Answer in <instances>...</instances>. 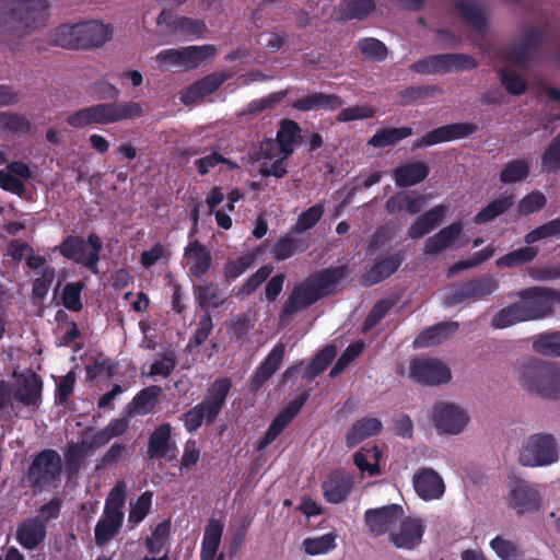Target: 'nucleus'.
I'll return each mask as SVG.
<instances>
[{
  "label": "nucleus",
  "mask_w": 560,
  "mask_h": 560,
  "mask_svg": "<svg viewBox=\"0 0 560 560\" xmlns=\"http://www.w3.org/2000/svg\"><path fill=\"white\" fill-rule=\"evenodd\" d=\"M350 272L348 265L324 268L307 276L290 292L280 313V320L310 307L320 299L330 295L335 287Z\"/></svg>",
  "instance_id": "f257e3e1"
},
{
  "label": "nucleus",
  "mask_w": 560,
  "mask_h": 560,
  "mask_svg": "<svg viewBox=\"0 0 560 560\" xmlns=\"http://www.w3.org/2000/svg\"><path fill=\"white\" fill-rule=\"evenodd\" d=\"M48 0H0V35L24 37L47 25Z\"/></svg>",
  "instance_id": "f03ea898"
},
{
  "label": "nucleus",
  "mask_w": 560,
  "mask_h": 560,
  "mask_svg": "<svg viewBox=\"0 0 560 560\" xmlns=\"http://www.w3.org/2000/svg\"><path fill=\"white\" fill-rule=\"evenodd\" d=\"M142 106L136 102H112L91 105L67 117V124L73 128H85L92 125H110L121 120L141 117Z\"/></svg>",
  "instance_id": "7ed1b4c3"
},
{
  "label": "nucleus",
  "mask_w": 560,
  "mask_h": 560,
  "mask_svg": "<svg viewBox=\"0 0 560 560\" xmlns=\"http://www.w3.org/2000/svg\"><path fill=\"white\" fill-rule=\"evenodd\" d=\"M518 381L528 392L542 398L560 397V369L552 363L528 358L517 365Z\"/></svg>",
  "instance_id": "20e7f679"
},
{
  "label": "nucleus",
  "mask_w": 560,
  "mask_h": 560,
  "mask_svg": "<svg viewBox=\"0 0 560 560\" xmlns=\"http://www.w3.org/2000/svg\"><path fill=\"white\" fill-rule=\"evenodd\" d=\"M231 388L230 377L217 378L208 388L205 399L182 415L185 429L192 433L202 425L203 421L211 425L225 405Z\"/></svg>",
  "instance_id": "39448f33"
},
{
  "label": "nucleus",
  "mask_w": 560,
  "mask_h": 560,
  "mask_svg": "<svg viewBox=\"0 0 560 560\" xmlns=\"http://www.w3.org/2000/svg\"><path fill=\"white\" fill-rule=\"evenodd\" d=\"M103 241L96 233H90L84 240L81 236L68 235L59 244L58 249L65 258L85 267L97 275Z\"/></svg>",
  "instance_id": "423d86ee"
},
{
  "label": "nucleus",
  "mask_w": 560,
  "mask_h": 560,
  "mask_svg": "<svg viewBox=\"0 0 560 560\" xmlns=\"http://www.w3.org/2000/svg\"><path fill=\"white\" fill-rule=\"evenodd\" d=\"M61 472L62 460L59 453L45 448L33 457L25 476L30 488L43 490L56 486Z\"/></svg>",
  "instance_id": "0eeeda50"
},
{
  "label": "nucleus",
  "mask_w": 560,
  "mask_h": 560,
  "mask_svg": "<svg viewBox=\"0 0 560 560\" xmlns=\"http://www.w3.org/2000/svg\"><path fill=\"white\" fill-rule=\"evenodd\" d=\"M559 459V445L552 434L536 433L530 435L520 453L523 466H548Z\"/></svg>",
  "instance_id": "6e6552de"
},
{
  "label": "nucleus",
  "mask_w": 560,
  "mask_h": 560,
  "mask_svg": "<svg viewBox=\"0 0 560 560\" xmlns=\"http://www.w3.org/2000/svg\"><path fill=\"white\" fill-rule=\"evenodd\" d=\"M498 289V279L490 273H483L457 285H452L444 298V304L455 306L465 301L483 300Z\"/></svg>",
  "instance_id": "1a4fd4ad"
},
{
  "label": "nucleus",
  "mask_w": 560,
  "mask_h": 560,
  "mask_svg": "<svg viewBox=\"0 0 560 560\" xmlns=\"http://www.w3.org/2000/svg\"><path fill=\"white\" fill-rule=\"evenodd\" d=\"M529 320L542 319L552 313V306L560 304V291L546 287H530L515 293Z\"/></svg>",
  "instance_id": "9d476101"
},
{
  "label": "nucleus",
  "mask_w": 560,
  "mask_h": 560,
  "mask_svg": "<svg viewBox=\"0 0 560 560\" xmlns=\"http://www.w3.org/2000/svg\"><path fill=\"white\" fill-rule=\"evenodd\" d=\"M478 129V125L470 121L444 125L417 139L412 144V150L465 139L476 133Z\"/></svg>",
  "instance_id": "9b49d317"
},
{
  "label": "nucleus",
  "mask_w": 560,
  "mask_h": 560,
  "mask_svg": "<svg viewBox=\"0 0 560 560\" xmlns=\"http://www.w3.org/2000/svg\"><path fill=\"white\" fill-rule=\"evenodd\" d=\"M410 377L419 384L440 385L447 383L452 373L450 368L438 359L416 358L410 362Z\"/></svg>",
  "instance_id": "f8f14e48"
},
{
  "label": "nucleus",
  "mask_w": 560,
  "mask_h": 560,
  "mask_svg": "<svg viewBox=\"0 0 560 560\" xmlns=\"http://www.w3.org/2000/svg\"><path fill=\"white\" fill-rule=\"evenodd\" d=\"M310 397V393L307 390L298 395L294 399H292L271 421L268 427L265 435L258 441L257 451L265 450L269 444H271L282 432L283 430L293 421V419L299 415L305 402Z\"/></svg>",
  "instance_id": "ddd939ff"
},
{
  "label": "nucleus",
  "mask_w": 560,
  "mask_h": 560,
  "mask_svg": "<svg viewBox=\"0 0 560 560\" xmlns=\"http://www.w3.org/2000/svg\"><path fill=\"white\" fill-rule=\"evenodd\" d=\"M310 397V393L307 390L298 395L294 399H292L271 421L268 427L265 435L258 441L257 451L265 450L269 444H271L282 432L283 430L293 421V419L299 415L305 402Z\"/></svg>",
  "instance_id": "4468645a"
},
{
  "label": "nucleus",
  "mask_w": 560,
  "mask_h": 560,
  "mask_svg": "<svg viewBox=\"0 0 560 560\" xmlns=\"http://www.w3.org/2000/svg\"><path fill=\"white\" fill-rule=\"evenodd\" d=\"M432 419L436 430L446 434L460 433L469 421L468 415L459 406L444 401L434 405Z\"/></svg>",
  "instance_id": "2eb2a0df"
},
{
  "label": "nucleus",
  "mask_w": 560,
  "mask_h": 560,
  "mask_svg": "<svg viewBox=\"0 0 560 560\" xmlns=\"http://www.w3.org/2000/svg\"><path fill=\"white\" fill-rule=\"evenodd\" d=\"M545 39V31L533 26L523 27L520 43L504 50V58L514 66L524 67L530 54L540 48Z\"/></svg>",
  "instance_id": "dca6fc26"
},
{
  "label": "nucleus",
  "mask_w": 560,
  "mask_h": 560,
  "mask_svg": "<svg viewBox=\"0 0 560 560\" xmlns=\"http://www.w3.org/2000/svg\"><path fill=\"white\" fill-rule=\"evenodd\" d=\"M156 24L165 26L166 32L170 34L191 38L201 37L207 31L206 23L202 20L173 14L167 10H162L158 15Z\"/></svg>",
  "instance_id": "f3484780"
},
{
  "label": "nucleus",
  "mask_w": 560,
  "mask_h": 560,
  "mask_svg": "<svg viewBox=\"0 0 560 560\" xmlns=\"http://www.w3.org/2000/svg\"><path fill=\"white\" fill-rule=\"evenodd\" d=\"M172 425L163 422L158 425L148 440L147 454L152 460H172L177 453L176 442L172 439Z\"/></svg>",
  "instance_id": "a211bd4d"
},
{
  "label": "nucleus",
  "mask_w": 560,
  "mask_h": 560,
  "mask_svg": "<svg viewBox=\"0 0 560 560\" xmlns=\"http://www.w3.org/2000/svg\"><path fill=\"white\" fill-rule=\"evenodd\" d=\"M404 516L399 504H388L377 509H369L364 513V522L374 536L389 532Z\"/></svg>",
  "instance_id": "6ab92c4d"
},
{
  "label": "nucleus",
  "mask_w": 560,
  "mask_h": 560,
  "mask_svg": "<svg viewBox=\"0 0 560 560\" xmlns=\"http://www.w3.org/2000/svg\"><path fill=\"white\" fill-rule=\"evenodd\" d=\"M404 259L402 250L377 258L372 267L360 276V283L363 287H372L388 279L399 269Z\"/></svg>",
  "instance_id": "aec40b11"
},
{
  "label": "nucleus",
  "mask_w": 560,
  "mask_h": 560,
  "mask_svg": "<svg viewBox=\"0 0 560 560\" xmlns=\"http://www.w3.org/2000/svg\"><path fill=\"white\" fill-rule=\"evenodd\" d=\"M285 354V345L278 341L249 378V389L258 392L265 383L279 370Z\"/></svg>",
  "instance_id": "412c9836"
},
{
  "label": "nucleus",
  "mask_w": 560,
  "mask_h": 560,
  "mask_svg": "<svg viewBox=\"0 0 560 560\" xmlns=\"http://www.w3.org/2000/svg\"><path fill=\"white\" fill-rule=\"evenodd\" d=\"M416 493L425 501L440 499L445 491L441 476L432 468L419 469L412 479Z\"/></svg>",
  "instance_id": "4be33fe9"
},
{
  "label": "nucleus",
  "mask_w": 560,
  "mask_h": 560,
  "mask_svg": "<svg viewBox=\"0 0 560 560\" xmlns=\"http://www.w3.org/2000/svg\"><path fill=\"white\" fill-rule=\"evenodd\" d=\"M423 533L420 518L406 517L400 522L399 530L390 533L389 540L397 548L412 550L421 542Z\"/></svg>",
  "instance_id": "5701e85b"
},
{
  "label": "nucleus",
  "mask_w": 560,
  "mask_h": 560,
  "mask_svg": "<svg viewBox=\"0 0 560 560\" xmlns=\"http://www.w3.org/2000/svg\"><path fill=\"white\" fill-rule=\"evenodd\" d=\"M77 33H79V49L100 47L112 38V27L98 21L91 20L77 23Z\"/></svg>",
  "instance_id": "b1692460"
},
{
  "label": "nucleus",
  "mask_w": 560,
  "mask_h": 560,
  "mask_svg": "<svg viewBox=\"0 0 560 560\" xmlns=\"http://www.w3.org/2000/svg\"><path fill=\"white\" fill-rule=\"evenodd\" d=\"M184 257L188 260L189 273L201 279L211 268V252L198 240L189 242L185 247Z\"/></svg>",
  "instance_id": "393cba45"
},
{
  "label": "nucleus",
  "mask_w": 560,
  "mask_h": 560,
  "mask_svg": "<svg viewBox=\"0 0 560 560\" xmlns=\"http://www.w3.org/2000/svg\"><path fill=\"white\" fill-rule=\"evenodd\" d=\"M464 229L462 220L454 221L450 225L441 229L438 233L427 238L424 243V253L435 256L451 247L460 236Z\"/></svg>",
  "instance_id": "a878e982"
},
{
  "label": "nucleus",
  "mask_w": 560,
  "mask_h": 560,
  "mask_svg": "<svg viewBox=\"0 0 560 560\" xmlns=\"http://www.w3.org/2000/svg\"><path fill=\"white\" fill-rule=\"evenodd\" d=\"M343 104V100L337 94L315 92L295 100L292 107L300 112L336 110Z\"/></svg>",
  "instance_id": "bb28decb"
},
{
  "label": "nucleus",
  "mask_w": 560,
  "mask_h": 560,
  "mask_svg": "<svg viewBox=\"0 0 560 560\" xmlns=\"http://www.w3.org/2000/svg\"><path fill=\"white\" fill-rule=\"evenodd\" d=\"M43 380L31 372L14 387V399L26 407H38L42 400Z\"/></svg>",
  "instance_id": "cd10ccee"
},
{
  "label": "nucleus",
  "mask_w": 560,
  "mask_h": 560,
  "mask_svg": "<svg viewBox=\"0 0 560 560\" xmlns=\"http://www.w3.org/2000/svg\"><path fill=\"white\" fill-rule=\"evenodd\" d=\"M510 504L517 514L539 509V493L524 481L517 482L510 492Z\"/></svg>",
  "instance_id": "c85d7f7f"
},
{
  "label": "nucleus",
  "mask_w": 560,
  "mask_h": 560,
  "mask_svg": "<svg viewBox=\"0 0 560 560\" xmlns=\"http://www.w3.org/2000/svg\"><path fill=\"white\" fill-rule=\"evenodd\" d=\"M230 75L222 71L212 72L192 83L183 96L184 103L194 102L214 93Z\"/></svg>",
  "instance_id": "c756f323"
},
{
  "label": "nucleus",
  "mask_w": 560,
  "mask_h": 560,
  "mask_svg": "<svg viewBox=\"0 0 560 560\" xmlns=\"http://www.w3.org/2000/svg\"><path fill=\"white\" fill-rule=\"evenodd\" d=\"M454 8L464 23L480 34L486 33L487 18L476 0H456Z\"/></svg>",
  "instance_id": "7c9ffc66"
},
{
  "label": "nucleus",
  "mask_w": 560,
  "mask_h": 560,
  "mask_svg": "<svg viewBox=\"0 0 560 560\" xmlns=\"http://www.w3.org/2000/svg\"><path fill=\"white\" fill-rule=\"evenodd\" d=\"M45 537L46 526L37 517L27 518L18 526L16 540L27 550L35 549L44 541Z\"/></svg>",
  "instance_id": "2f4dec72"
},
{
  "label": "nucleus",
  "mask_w": 560,
  "mask_h": 560,
  "mask_svg": "<svg viewBox=\"0 0 560 560\" xmlns=\"http://www.w3.org/2000/svg\"><path fill=\"white\" fill-rule=\"evenodd\" d=\"M459 324L457 322H442L422 330L415 339L413 345L417 348H427L436 346L446 340L451 335L457 331Z\"/></svg>",
  "instance_id": "473e14b6"
},
{
  "label": "nucleus",
  "mask_w": 560,
  "mask_h": 560,
  "mask_svg": "<svg viewBox=\"0 0 560 560\" xmlns=\"http://www.w3.org/2000/svg\"><path fill=\"white\" fill-rule=\"evenodd\" d=\"M429 173L430 168L425 163L410 162L397 166L393 172V177L396 186L405 188L423 182Z\"/></svg>",
  "instance_id": "72a5a7b5"
},
{
  "label": "nucleus",
  "mask_w": 560,
  "mask_h": 560,
  "mask_svg": "<svg viewBox=\"0 0 560 560\" xmlns=\"http://www.w3.org/2000/svg\"><path fill=\"white\" fill-rule=\"evenodd\" d=\"M32 132V122L23 114L0 112V138L15 136L25 137Z\"/></svg>",
  "instance_id": "f704fd0d"
},
{
  "label": "nucleus",
  "mask_w": 560,
  "mask_h": 560,
  "mask_svg": "<svg viewBox=\"0 0 560 560\" xmlns=\"http://www.w3.org/2000/svg\"><path fill=\"white\" fill-rule=\"evenodd\" d=\"M383 429L381 420L377 418L365 417L352 424L346 435L348 447H354L363 440L377 435Z\"/></svg>",
  "instance_id": "c9c22d12"
},
{
  "label": "nucleus",
  "mask_w": 560,
  "mask_h": 560,
  "mask_svg": "<svg viewBox=\"0 0 560 560\" xmlns=\"http://www.w3.org/2000/svg\"><path fill=\"white\" fill-rule=\"evenodd\" d=\"M324 497L327 502L338 504L347 499L353 488L351 477L332 474L322 485Z\"/></svg>",
  "instance_id": "e433bc0d"
},
{
  "label": "nucleus",
  "mask_w": 560,
  "mask_h": 560,
  "mask_svg": "<svg viewBox=\"0 0 560 560\" xmlns=\"http://www.w3.org/2000/svg\"><path fill=\"white\" fill-rule=\"evenodd\" d=\"M296 234L292 233L291 229L289 233L278 238L272 248V254L277 260H287L294 254L303 253L308 248V241L303 237H296Z\"/></svg>",
  "instance_id": "4c0bfd02"
},
{
  "label": "nucleus",
  "mask_w": 560,
  "mask_h": 560,
  "mask_svg": "<svg viewBox=\"0 0 560 560\" xmlns=\"http://www.w3.org/2000/svg\"><path fill=\"white\" fill-rule=\"evenodd\" d=\"M423 205L424 199L422 196H412L405 191H398L387 199L385 202V210L389 214L400 211H406L409 214H417L421 212Z\"/></svg>",
  "instance_id": "58836bf2"
},
{
  "label": "nucleus",
  "mask_w": 560,
  "mask_h": 560,
  "mask_svg": "<svg viewBox=\"0 0 560 560\" xmlns=\"http://www.w3.org/2000/svg\"><path fill=\"white\" fill-rule=\"evenodd\" d=\"M381 458L382 453L376 445L363 446L354 453L353 463L362 474L368 472L369 476L375 477L382 474Z\"/></svg>",
  "instance_id": "ea45409f"
},
{
  "label": "nucleus",
  "mask_w": 560,
  "mask_h": 560,
  "mask_svg": "<svg viewBox=\"0 0 560 560\" xmlns=\"http://www.w3.org/2000/svg\"><path fill=\"white\" fill-rule=\"evenodd\" d=\"M124 517L103 512L94 528V540L100 547L107 545L122 526Z\"/></svg>",
  "instance_id": "a19ab883"
},
{
  "label": "nucleus",
  "mask_w": 560,
  "mask_h": 560,
  "mask_svg": "<svg viewBox=\"0 0 560 560\" xmlns=\"http://www.w3.org/2000/svg\"><path fill=\"white\" fill-rule=\"evenodd\" d=\"M523 322H529V319L525 313V307L517 301L497 312L491 319V326L503 329Z\"/></svg>",
  "instance_id": "79ce46f5"
},
{
  "label": "nucleus",
  "mask_w": 560,
  "mask_h": 560,
  "mask_svg": "<svg viewBox=\"0 0 560 560\" xmlns=\"http://www.w3.org/2000/svg\"><path fill=\"white\" fill-rule=\"evenodd\" d=\"M217 48L213 45L187 46L179 48L180 67L186 70L196 69L206 59L215 56Z\"/></svg>",
  "instance_id": "37998d69"
},
{
  "label": "nucleus",
  "mask_w": 560,
  "mask_h": 560,
  "mask_svg": "<svg viewBox=\"0 0 560 560\" xmlns=\"http://www.w3.org/2000/svg\"><path fill=\"white\" fill-rule=\"evenodd\" d=\"M539 254V248L536 246H525L511 250L510 253L497 259L495 266L498 268H515L530 264Z\"/></svg>",
  "instance_id": "c03bdc74"
},
{
  "label": "nucleus",
  "mask_w": 560,
  "mask_h": 560,
  "mask_svg": "<svg viewBox=\"0 0 560 560\" xmlns=\"http://www.w3.org/2000/svg\"><path fill=\"white\" fill-rule=\"evenodd\" d=\"M412 128L397 127V128H383L377 130L369 140L368 144L373 148H386L395 145L399 141L410 137Z\"/></svg>",
  "instance_id": "a18cd8bd"
},
{
  "label": "nucleus",
  "mask_w": 560,
  "mask_h": 560,
  "mask_svg": "<svg viewBox=\"0 0 560 560\" xmlns=\"http://www.w3.org/2000/svg\"><path fill=\"white\" fill-rule=\"evenodd\" d=\"M515 202L514 195L503 196L492 200L483 207L474 218L476 224H485L491 222L498 217L505 213Z\"/></svg>",
  "instance_id": "49530a36"
},
{
  "label": "nucleus",
  "mask_w": 560,
  "mask_h": 560,
  "mask_svg": "<svg viewBox=\"0 0 560 560\" xmlns=\"http://www.w3.org/2000/svg\"><path fill=\"white\" fill-rule=\"evenodd\" d=\"M532 347L539 354L560 358V330L535 335Z\"/></svg>",
  "instance_id": "de8ad7c7"
},
{
  "label": "nucleus",
  "mask_w": 560,
  "mask_h": 560,
  "mask_svg": "<svg viewBox=\"0 0 560 560\" xmlns=\"http://www.w3.org/2000/svg\"><path fill=\"white\" fill-rule=\"evenodd\" d=\"M160 393L161 387L155 385L141 389L130 404V413L143 416L151 412L158 402Z\"/></svg>",
  "instance_id": "09e8293b"
},
{
  "label": "nucleus",
  "mask_w": 560,
  "mask_h": 560,
  "mask_svg": "<svg viewBox=\"0 0 560 560\" xmlns=\"http://www.w3.org/2000/svg\"><path fill=\"white\" fill-rule=\"evenodd\" d=\"M301 132L299 124L291 119H284L280 124V128L277 131L276 140L281 147V153L283 156H289L293 153V144Z\"/></svg>",
  "instance_id": "8fccbe9b"
},
{
  "label": "nucleus",
  "mask_w": 560,
  "mask_h": 560,
  "mask_svg": "<svg viewBox=\"0 0 560 560\" xmlns=\"http://www.w3.org/2000/svg\"><path fill=\"white\" fill-rule=\"evenodd\" d=\"M77 31V24H61L50 32L49 42L62 48L79 49Z\"/></svg>",
  "instance_id": "3c124183"
},
{
  "label": "nucleus",
  "mask_w": 560,
  "mask_h": 560,
  "mask_svg": "<svg viewBox=\"0 0 560 560\" xmlns=\"http://www.w3.org/2000/svg\"><path fill=\"white\" fill-rule=\"evenodd\" d=\"M447 54L431 55L409 66V70L420 74L447 73Z\"/></svg>",
  "instance_id": "603ef678"
},
{
  "label": "nucleus",
  "mask_w": 560,
  "mask_h": 560,
  "mask_svg": "<svg viewBox=\"0 0 560 560\" xmlns=\"http://www.w3.org/2000/svg\"><path fill=\"white\" fill-rule=\"evenodd\" d=\"M340 12L346 20H363L375 9L374 0H341Z\"/></svg>",
  "instance_id": "864d4df0"
},
{
  "label": "nucleus",
  "mask_w": 560,
  "mask_h": 560,
  "mask_svg": "<svg viewBox=\"0 0 560 560\" xmlns=\"http://www.w3.org/2000/svg\"><path fill=\"white\" fill-rule=\"evenodd\" d=\"M357 47L365 59L374 62H382L388 56L387 46L375 37L360 38L357 43Z\"/></svg>",
  "instance_id": "5fc2aeb1"
},
{
  "label": "nucleus",
  "mask_w": 560,
  "mask_h": 560,
  "mask_svg": "<svg viewBox=\"0 0 560 560\" xmlns=\"http://www.w3.org/2000/svg\"><path fill=\"white\" fill-rule=\"evenodd\" d=\"M530 166L528 161L516 159L508 162L500 172V182L502 184H514L526 179L529 175Z\"/></svg>",
  "instance_id": "6e6d98bb"
},
{
  "label": "nucleus",
  "mask_w": 560,
  "mask_h": 560,
  "mask_svg": "<svg viewBox=\"0 0 560 560\" xmlns=\"http://www.w3.org/2000/svg\"><path fill=\"white\" fill-rule=\"evenodd\" d=\"M325 208L322 203H315L302 211L296 222L292 225V233L301 234L314 228L322 219Z\"/></svg>",
  "instance_id": "4d7b16f0"
},
{
  "label": "nucleus",
  "mask_w": 560,
  "mask_h": 560,
  "mask_svg": "<svg viewBox=\"0 0 560 560\" xmlns=\"http://www.w3.org/2000/svg\"><path fill=\"white\" fill-rule=\"evenodd\" d=\"M494 254V248L492 246H487L482 250L476 252L472 254L471 257L468 259L459 260L455 264H453L446 272V276L448 278H452L456 276L457 273L462 272L463 270L475 268L480 266L482 262L490 259Z\"/></svg>",
  "instance_id": "13d9d810"
},
{
  "label": "nucleus",
  "mask_w": 560,
  "mask_h": 560,
  "mask_svg": "<svg viewBox=\"0 0 560 560\" xmlns=\"http://www.w3.org/2000/svg\"><path fill=\"white\" fill-rule=\"evenodd\" d=\"M195 293L198 299V303L203 311L218 308L224 303V299L221 298L220 290L211 283L196 287Z\"/></svg>",
  "instance_id": "bf43d9fd"
},
{
  "label": "nucleus",
  "mask_w": 560,
  "mask_h": 560,
  "mask_svg": "<svg viewBox=\"0 0 560 560\" xmlns=\"http://www.w3.org/2000/svg\"><path fill=\"white\" fill-rule=\"evenodd\" d=\"M89 452H91V450L88 447L85 441L69 443L65 452V462L68 470L70 472H77L81 468Z\"/></svg>",
  "instance_id": "052dcab7"
},
{
  "label": "nucleus",
  "mask_w": 560,
  "mask_h": 560,
  "mask_svg": "<svg viewBox=\"0 0 560 560\" xmlns=\"http://www.w3.org/2000/svg\"><path fill=\"white\" fill-rule=\"evenodd\" d=\"M171 532V522L170 521H163L159 523L153 532L152 535L147 537L144 540V546L147 550L151 555H156L162 551V549L165 547L167 538L170 536Z\"/></svg>",
  "instance_id": "680f3d73"
},
{
  "label": "nucleus",
  "mask_w": 560,
  "mask_h": 560,
  "mask_svg": "<svg viewBox=\"0 0 560 560\" xmlns=\"http://www.w3.org/2000/svg\"><path fill=\"white\" fill-rule=\"evenodd\" d=\"M255 264L254 254H245L234 260H229L223 268V276L228 282L240 278L247 269Z\"/></svg>",
  "instance_id": "e2e57ef3"
},
{
  "label": "nucleus",
  "mask_w": 560,
  "mask_h": 560,
  "mask_svg": "<svg viewBox=\"0 0 560 560\" xmlns=\"http://www.w3.org/2000/svg\"><path fill=\"white\" fill-rule=\"evenodd\" d=\"M336 537L335 533H327L319 537L306 538L303 540L304 551L311 556L326 553L336 547Z\"/></svg>",
  "instance_id": "0e129e2a"
},
{
  "label": "nucleus",
  "mask_w": 560,
  "mask_h": 560,
  "mask_svg": "<svg viewBox=\"0 0 560 560\" xmlns=\"http://www.w3.org/2000/svg\"><path fill=\"white\" fill-rule=\"evenodd\" d=\"M125 500L126 485L124 481H118L108 493L103 512L124 517Z\"/></svg>",
  "instance_id": "69168bd1"
},
{
  "label": "nucleus",
  "mask_w": 560,
  "mask_h": 560,
  "mask_svg": "<svg viewBox=\"0 0 560 560\" xmlns=\"http://www.w3.org/2000/svg\"><path fill=\"white\" fill-rule=\"evenodd\" d=\"M499 78L506 92L512 95H522L527 90L525 79L513 70L502 68L499 71Z\"/></svg>",
  "instance_id": "338daca9"
},
{
  "label": "nucleus",
  "mask_w": 560,
  "mask_h": 560,
  "mask_svg": "<svg viewBox=\"0 0 560 560\" xmlns=\"http://www.w3.org/2000/svg\"><path fill=\"white\" fill-rule=\"evenodd\" d=\"M559 234H560V218H556V219H552V220L535 228L534 230H532L530 232L525 234L524 242L527 245H533L534 243H536L540 240L557 236Z\"/></svg>",
  "instance_id": "774afa93"
}]
</instances>
